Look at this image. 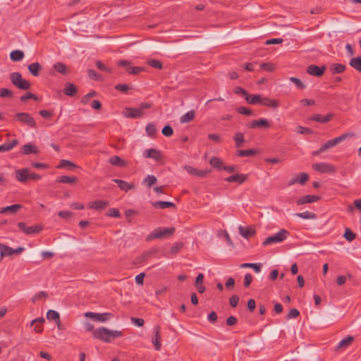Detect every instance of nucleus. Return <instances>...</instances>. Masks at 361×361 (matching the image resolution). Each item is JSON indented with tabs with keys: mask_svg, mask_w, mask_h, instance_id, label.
<instances>
[{
	"mask_svg": "<svg viewBox=\"0 0 361 361\" xmlns=\"http://www.w3.org/2000/svg\"><path fill=\"white\" fill-rule=\"evenodd\" d=\"M9 78L12 84L20 90H27L31 87L30 82L23 79L19 72L11 73L9 75Z\"/></svg>",
	"mask_w": 361,
	"mask_h": 361,
	"instance_id": "f03ea898",
	"label": "nucleus"
},
{
	"mask_svg": "<svg viewBox=\"0 0 361 361\" xmlns=\"http://www.w3.org/2000/svg\"><path fill=\"white\" fill-rule=\"evenodd\" d=\"M247 178V176L245 174H234L233 176H231L229 177H227L225 178V180L227 182H237L239 184H242L244 183Z\"/></svg>",
	"mask_w": 361,
	"mask_h": 361,
	"instance_id": "412c9836",
	"label": "nucleus"
},
{
	"mask_svg": "<svg viewBox=\"0 0 361 361\" xmlns=\"http://www.w3.org/2000/svg\"><path fill=\"white\" fill-rule=\"evenodd\" d=\"M154 207L157 209H166V208H176V204L172 202L167 201H157L152 202Z\"/></svg>",
	"mask_w": 361,
	"mask_h": 361,
	"instance_id": "a878e982",
	"label": "nucleus"
},
{
	"mask_svg": "<svg viewBox=\"0 0 361 361\" xmlns=\"http://www.w3.org/2000/svg\"><path fill=\"white\" fill-rule=\"evenodd\" d=\"M309 179V176L306 173H300L296 176L292 178L289 181L288 185H292L295 183H300L301 185H304Z\"/></svg>",
	"mask_w": 361,
	"mask_h": 361,
	"instance_id": "9d476101",
	"label": "nucleus"
},
{
	"mask_svg": "<svg viewBox=\"0 0 361 361\" xmlns=\"http://www.w3.org/2000/svg\"><path fill=\"white\" fill-rule=\"evenodd\" d=\"M112 180L113 182L118 184V186L121 190L126 192H128V190L133 189L135 188V185L133 184L128 183L126 181L121 179L114 178Z\"/></svg>",
	"mask_w": 361,
	"mask_h": 361,
	"instance_id": "5701e85b",
	"label": "nucleus"
},
{
	"mask_svg": "<svg viewBox=\"0 0 361 361\" xmlns=\"http://www.w3.org/2000/svg\"><path fill=\"white\" fill-rule=\"evenodd\" d=\"M144 156L147 158H152L157 161L162 159L161 152L154 148L146 149L144 152Z\"/></svg>",
	"mask_w": 361,
	"mask_h": 361,
	"instance_id": "dca6fc26",
	"label": "nucleus"
},
{
	"mask_svg": "<svg viewBox=\"0 0 361 361\" xmlns=\"http://www.w3.org/2000/svg\"><path fill=\"white\" fill-rule=\"evenodd\" d=\"M236 111L238 114H243V115H247L250 116L252 114V111L250 109H247L245 106H239L236 109Z\"/></svg>",
	"mask_w": 361,
	"mask_h": 361,
	"instance_id": "6e6d98bb",
	"label": "nucleus"
},
{
	"mask_svg": "<svg viewBox=\"0 0 361 361\" xmlns=\"http://www.w3.org/2000/svg\"><path fill=\"white\" fill-rule=\"evenodd\" d=\"M115 89L123 93H127V92L130 90V87L126 84H118L115 86Z\"/></svg>",
	"mask_w": 361,
	"mask_h": 361,
	"instance_id": "680f3d73",
	"label": "nucleus"
},
{
	"mask_svg": "<svg viewBox=\"0 0 361 361\" xmlns=\"http://www.w3.org/2000/svg\"><path fill=\"white\" fill-rule=\"evenodd\" d=\"M95 65L97 66V68L101 71H106V72H109L110 73L111 71V70L106 67L102 61H97L96 63H95Z\"/></svg>",
	"mask_w": 361,
	"mask_h": 361,
	"instance_id": "338daca9",
	"label": "nucleus"
},
{
	"mask_svg": "<svg viewBox=\"0 0 361 361\" xmlns=\"http://www.w3.org/2000/svg\"><path fill=\"white\" fill-rule=\"evenodd\" d=\"M13 92L7 88H1L0 89V97H12Z\"/></svg>",
	"mask_w": 361,
	"mask_h": 361,
	"instance_id": "13d9d810",
	"label": "nucleus"
},
{
	"mask_svg": "<svg viewBox=\"0 0 361 361\" xmlns=\"http://www.w3.org/2000/svg\"><path fill=\"white\" fill-rule=\"evenodd\" d=\"M350 66L356 71L361 72V57H354L350 61Z\"/></svg>",
	"mask_w": 361,
	"mask_h": 361,
	"instance_id": "ea45409f",
	"label": "nucleus"
},
{
	"mask_svg": "<svg viewBox=\"0 0 361 361\" xmlns=\"http://www.w3.org/2000/svg\"><path fill=\"white\" fill-rule=\"evenodd\" d=\"M53 68L58 73L62 75H66L68 73V68L66 65L63 63L56 62L53 65Z\"/></svg>",
	"mask_w": 361,
	"mask_h": 361,
	"instance_id": "7c9ffc66",
	"label": "nucleus"
},
{
	"mask_svg": "<svg viewBox=\"0 0 361 361\" xmlns=\"http://www.w3.org/2000/svg\"><path fill=\"white\" fill-rule=\"evenodd\" d=\"M183 247V243L181 242L175 243L170 250V253L171 255H176Z\"/></svg>",
	"mask_w": 361,
	"mask_h": 361,
	"instance_id": "09e8293b",
	"label": "nucleus"
},
{
	"mask_svg": "<svg viewBox=\"0 0 361 361\" xmlns=\"http://www.w3.org/2000/svg\"><path fill=\"white\" fill-rule=\"evenodd\" d=\"M353 136H354L353 133H344L338 137H336L334 139L328 140L326 143L327 144L329 148L330 149L333 147H335L338 143L344 141L348 137H351Z\"/></svg>",
	"mask_w": 361,
	"mask_h": 361,
	"instance_id": "9b49d317",
	"label": "nucleus"
},
{
	"mask_svg": "<svg viewBox=\"0 0 361 361\" xmlns=\"http://www.w3.org/2000/svg\"><path fill=\"white\" fill-rule=\"evenodd\" d=\"M147 64L153 68L161 70L162 68V63L160 61L157 59H149L147 61Z\"/></svg>",
	"mask_w": 361,
	"mask_h": 361,
	"instance_id": "864d4df0",
	"label": "nucleus"
},
{
	"mask_svg": "<svg viewBox=\"0 0 361 361\" xmlns=\"http://www.w3.org/2000/svg\"><path fill=\"white\" fill-rule=\"evenodd\" d=\"M260 104L264 106L276 109L279 106V102L277 100L271 99L268 97H261Z\"/></svg>",
	"mask_w": 361,
	"mask_h": 361,
	"instance_id": "c756f323",
	"label": "nucleus"
},
{
	"mask_svg": "<svg viewBox=\"0 0 361 361\" xmlns=\"http://www.w3.org/2000/svg\"><path fill=\"white\" fill-rule=\"evenodd\" d=\"M14 254L15 251L13 248L3 243H0V260H1L4 257L11 256Z\"/></svg>",
	"mask_w": 361,
	"mask_h": 361,
	"instance_id": "4be33fe9",
	"label": "nucleus"
},
{
	"mask_svg": "<svg viewBox=\"0 0 361 361\" xmlns=\"http://www.w3.org/2000/svg\"><path fill=\"white\" fill-rule=\"evenodd\" d=\"M96 95L97 92L95 91H91L90 92L87 93L81 98V103L83 104H87L89 102L90 99L92 97H95Z\"/></svg>",
	"mask_w": 361,
	"mask_h": 361,
	"instance_id": "603ef678",
	"label": "nucleus"
},
{
	"mask_svg": "<svg viewBox=\"0 0 361 361\" xmlns=\"http://www.w3.org/2000/svg\"><path fill=\"white\" fill-rule=\"evenodd\" d=\"M345 66L340 63H334L330 68L332 74L341 73L345 71Z\"/></svg>",
	"mask_w": 361,
	"mask_h": 361,
	"instance_id": "a19ab883",
	"label": "nucleus"
},
{
	"mask_svg": "<svg viewBox=\"0 0 361 361\" xmlns=\"http://www.w3.org/2000/svg\"><path fill=\"white\" fill-rule=\"evenodd\" d=\"M48 297V294L45 291H40L38 293L35 294L32 298V302L35 303L37 300L39 298H47Z\"/></svg>",
	"mask_w": 361,
	"mask_h": 361,
	"instance_id": "052dcab7",
	"label": "nucleus"
},
{
	"mask_svg": "<svg viewBox=\"0 0 361 361\" xmlns=\"http://www.w3.org/2000/svg\"><path fill=\"white\" fill-rule=\"evenodd\" d=\"M295 215L304 219H314L317 218V215L314 213L310 212L308 211L296 213Z\"/></svg>",
	"mask_w": 361,
	"mask_h": 361,
	"instance_id": "c03bdc74",
	"label": "nucleus"
},
{
	"mask_svg": "<svg viewBox=\"0 0 361 361\" xmlns=\"http://www.w3.org/2000/svg\"><path fill=\"white\" fill-rule=\"evenodd\" d=\"M288 235H289V232L287 230L281 229L275 235L269 236L267 238H265V240L262 243V245L264 246H267L268 245L281 243L288 238Z\"/></svg>",
	"mask_w": 361,
	"mask_h": 361,
	"instance_id": "20e7f679",
	"label": "nucleus"
},
{
	"mask_svg": "<svg viewBox=\"0 0 361 361\" xmlns=\"http://www.w3.org/2000/svg\"><path fill=\"white\" fill-rule=\"evenodd\" d=\"M29 99H32L35 101L38 99L37 97L35 94L30 92L20 97V101L23 102H26Z\"/></svg>",
	"mask_w": 361,
	"mask_h": 361,
	"instance_id": "4d7b16f0",
	"label": "nucleus"
},
{
	"mask_svg": "<svg viewBox=\"0 0 361 361\" xmlns=\"http://www.w3.org/2000/svg\"><path fill=\"white\" fill-rule=\"evenodd\" d=\"M319 200H320L319 196L307 195H305V196H302L300 198H299L297 200V204L298 205H302V204H307V203L316 202Z\"/></svg>",
	"mask_w": 361,
	"mask_h": 361,
	"instance_id": "a211bd4d",
	"label": "nucleus"
},
{
	"mask_svg": "<svg viewBox=\"0 0 361 361\" xmlns=\"http://www.w3.org/2000/svg\"><path fill=\"white\" fill-rule=\"evenodd\" d=\"M109 204L108 201L97 200L89 204V207L95 210H102L106 208Z\"/></svg>",
	"mask_w": 361,
	"mask_h": 361,
	"instance_id": "aec40b11",
	"label": "nucleus"
},
{
	"mask_svg": "<svg viewBox=\"0 0 361 361\" xmlns=\"http://www.w3.org/2000/svg\"><path fill=\"white\" fill-rule=\"evenodd\" d=\"M209 164L214 169H217L219 170L223 169V167H224L223 161L221 159H219L216 157H212V159H210Z\"/></svg>",
	"mask_w": 361,
	"mask_h": 361,
	"instance_id": "e433bc0d",
	"label": "nucleus"
},
{
	"mask_svg": "<svg viewBox=\"0 0 361 361\" xmlns=\"http://www.w3.org/2000/svg\"><path fill=\"white\" fill-rule=\"evenodd\" d=\"M332 118H333L332 114H329L328 115H326L325 116H322L320 114H314L311 116L310 120L314 121H316V122H318L320 123H326L329 121H331Z\"/></svg>",
	"mask_w": 361,
	"mask_h": 361,
	"instance_id": "b1692460",
	"label": "nucleus"
},
{
	"mask_svg": "<svg viewBox=\"0 0 361 361\" xmlns=\"http://www.w3.org/2000/svg\"><path fill=\"white\" fill-rule=\"evenodd\" d=\"M353 341V337L351 336H348L341 341V342L337 345V349L342 348H347L350 345V343Z\"/></svg>",
	"mask_w": 361,
	"mask_h": 361,
	"instance_id": "37998d69",
	"label": "nucleus"
},
{
	"mask_svg": "<svg viewBox=\"0 0 361 361\" xmlns=\"http://www.w3.org/2000/svg\"><path fill=\"white\" fill-rule=\"evenodd\" d=\"M257 150L255 149H239L236 152V154L238 157H244L255 156L257 154Z\"/></svg>",
	"mask_w": 361,
	"mask_h": 361,
	"instance_id": "2f4dec72",
	"label": "nucleus"
},
{
	"mask_svg": "<svg viewBox=\"0 0 361 361\" xmlns=\"http://www.w3.org/2000/svg\"><path fill=\"white\" fill-rule=\"evenodd\" d=\"M233 140L235 142V147L238 148L242 147L245 142L244 135L240 132H238L235 135Z\"/></svg>",
	"mask_w": 361,
	"mask_h": 361,
	"instance_id": "79ce46f5",
	"label": "nucleus"
},
{
	"mask_svg": "<svg viewBox=\"0 0 361 361\" xmlns=\"http://www.w3.org/2000/svg\"><path fill=\"white\" fill-rule=\"evenodd\" d=\"M14 119L31 128H36L37 123L34 118L30 114L26 112L17 113L14 116Z\"/></svg>",
	"mask_w": 361,
	"mask_h": 361,
	"instance_id": "39448f33",
	"label": "nucleus"
},
{
	"mask_svg": "<svg viewBox=\"0 0 361 361\" xmlns=\"http://www.w3.org/2000/svg\"><path fill=\"white\" fill-rule=\"evenodd\" d=\"M261 97H262V95H260V94L250 95L248 94V96H247L245 97V100L247 101V103H249L250 104H256L258 103L260 104Z\"/></svg>",
	"mask_w": 361,
	"mask_h": 361,
	"instance_id": "58836bf2",
	"label": "nucleus"
},
{
	"mask_svg": "<svg viewBox=\"0 0 361 361\" xmlns=\"http://www.w3.org/2000/svg\"><path fill=\"white\" fill-rule=\"evenodd\" d=\"M300 314V312L295 309V308H293L291 310H290V311L288 312L287 316H286V318L288 319H295L296 317H298Z\"/></svg>",
	"mask_w": 361,
	"mask_h": 361,
	"instance_id": "bf43d9fd",
	"label": "nucleus"
},
{
	"mask_svg": "<svg viewBox=\"0 0 361 361\" xmlns=\"http://www.w3.org/2000/svg\"><path fill=\"white\" fill-rule=\"evenodd\" d=\"M175 232V228H161L159 227L154 230L147 237V240L153 239H162L172 235Z\"/></svg>",
	"mask_w": 361,
	"mask_h": 361,
	"instance_id": "7ed1b4c3",
	"label": "nucleus"
},
{
	"mask_svg": "<svg viewBox=\"0 0 361 361\" xmlns=\"http://www.w3.org/2000/svg\"><path fill=\"white\" fill-rule=\"evenodd\" d=\"M261 264L257 263H244L240 265V267L243 268H250L253 269L256 273H259L261 271Z\"/></svg>",
	"mask_w": 361,
	"mask_h": 361,
	"instance_id": "a18cd8bd",
	"label": "nucleus"
},
{
	"mask_svg": "<svg viewBox=\"0 0 361 361\" xmlns=\"http://www.w3.org/2000/svg\"><path fill=\"white\" fill-rule=\"evenodd\" d=\"M157 178L154 175H147L143 180L142 184L150 188L153 185L157 183Z\"/></svg>",
	"mask_w": 361,
	"mask_h": 361,
	"instance_id": "c9c22d12",
	"label": "nucleus"
},
{
	"mask_svg": "<svg viewBox=\"0 0 361 361\" xmlns=\"http://www.w3.org/2000/svg\"><path fill=\"white\" fill-rule=\"evenodd\" d=\"M290 80L293 82L295 86L300 90H304L306 88V85L302 82V81L298 78L290 77Z\"/></svg>",
	"mask_w": 361,
	"mask_h": 361,
	"instance_id": "de8ad7c7",
	"label": "nucleus"
},
{
	"mask_svg": "<svg viewBox=\"0 0 361 361\" xmlns=\"http://www.w3.org/2000/svg\"><path fill=\"white\" fill-rule=\"evenodd\" d=\"M17 225L20 231L27 235L37 234L42 229V227L39 225L35 226H27L26 224L23 221L18 222Z\"/></svg>",
	"mask_w": 361,
	"mask_h": 361,
	"instance_id": "0eeeda50",
	"label": "nucleus"
},
{
	"mask_svg": "<svg viewBox=\"0 0 361 361\" xmlns=\"http://www.w3.org/2000/svg\"><path fill=\"white\" fill-rule=\"evenodd\" d=\"M183 168L188 173L200 178L205 177L210 171L207 170H198L189 165H185Z\"/></svg>",
	"mask_w": 361,
	"mask_h": 361,
	"instance_id": "ddd939ff",
	"label": "nucleus"
},
{
	"mask_svg": "<svg viewBox=\"0 0 361 361\" xmlns=\"http://www.w3.org/2000/svg\"><path fill=\"white\" fill-rule=\"evenodd\" d=\"M238 229H239L240 234L243 238H247V239L253 236L256 233L255 229L253 227H250V226L246 227V226H240Z\"/></svg>",
	"mask_w": 361,
	"mask_h": 361,
	"instance_id": "f3484780",
	"label": "nucleus"
},
{
	"mask_svg": "<svg viewBox=\"0 0 361 361\" xmlns=\"http://www.w3.org/2000/svg\"><path fill=\"white\" fill-rule=\"evenodd\" d=\"M71 167L72 169L78 168L77 165H75L74 163L69 160L66 159H62L60 161V165L59 166V168H63V167Z\"/></svg>",
	"mask_w": 361,
	"mask_h": 361,
	"instance_id": "3c124183",
	"label": "nucleus"
},
{
	"mask_svg": "<svg viewBox=\"0 0 361 361\" xmlns=\"http://www.w3.org/2000/svg\"><path fill=\"white\" fill-rule=\"evenodd\" d=\"M47 318L49 320L54 321L55 323H59V320H61L59 312L53 310H48L47 313Z\"/></svg>",
	"mask_w": 361,
	"mask_h": 361,
	"instance_id": "4c0bfd02",
	"label": "nucleus"
},
{
	"mask_svg": "<svg viewBox=\"0 0 361 361\" xmlns=\"http://www.w3.org/2000/svg\"><path fill=\"white\" fill-rule=\"evenodd\" d=\"M78 92L77 87L71 82H67L63 90V93L70 97H73Z\"/></svg>",
	"mask_w": 361,
	"mask_h": 361,
	"instance_id": "cd10ccee",
	"label": "nucleus"
},
{
	"mask_svg": "<svg viewBox=\"0 0 361 361\" xmlns=\"http://www.w3.org/2000/svg\"><path fill=\"white\" fill-rule=\"evenodd\" d=\"M109 162L116 166H120V167H126L127 166V163L126 161H124L123 159L119 157L118 156H112L109 160Z\"/></svg>",
	"mask_w": 361,
	"mask_h": 361,
	"instance_id": "c85d7f7f",
	"label": "nucleus"
},
{
	"mask_svg": "<svg viewBox=\"0 0 361 361\" xmlns=\"http://www.w3.org/2000/svg\"><path fill=\"white\" fill-rule=\"evenodd\" d=\"M22 208V205L20 204H16L11 206H7L6 207H2L0 209V214L8 213L10 214H13L19 211Z\"/></svg>",
	"mask_w": 361,
	"mask_h": 361,
	"instance_id": "393cba45",
	"label": "nucleus"
},
{
	"mask_svg": "<svg viewBox=\"0 0 361 361\" xmlns=\"http://www.w3.org/2000/svg\"><path fill=\"white\" fill-rule=\"evenodd\" d=\"M77 181V178L75 176H61L58 177L56 179V182L67 183V184H74Z\"/></svg>",
	"mask_w": 361,
	"mask_h": 361,
	"instance_id": "473e14b6",
	"label": "nucleus"
},
{
	"mask_svg": "<svg viewBox=\"0 0 361 361\" xmlns=\"http://www.w3.org/2000/svg\"><path fill=\"white\" fill-rule=\"evenodd\" d=\"M154 337L152 338V342L157 350H159L161 347V336L160 334V327L159 326H156L154 328Z\"/></svg>",
	"mask_w": 361,
	"mask_h": 361,
	"instance_id": "6ab92c4d",
	"label": "nucleus"
},
{
	"mask_svg": "<svg viewBox=\"0 0 361 361\" xmlns=\"http://www.w3.org/2000/svg\"><path fill=\"white\" fill-rule=\"evenodd\" d=\"M39 152L38 147L31 142L24 145L20 149V152L25 155L30 154H37Z\"/></svg>",
	"mask_w": 361,
	"mask_h": 361,
	"instance_id": "2eb2a0df",
	"label": "nucleus"
},
{
	"mask_svg": "<svg viewBox=\"0 0 361 361\" xmlns=\"http://www.w3.org/2000/svg\"><path fill=\"white\" fill-rule=\"evenodd\" d=\"M123 114L126 118H137L142 117L144 114V111H141L140 109H135V108L126 107L123 110Z\"/></svg>",
	"mask_w": 361,
	"mask_h": 361,
	"instance_id": "1a4fd4ad",
	"label": "nucleus"
},
{
	"mask_svg": "<svg viewBox=\"0 0 361 361\" xmlns=\"http://www.w3.org/2000/svg\"><path fill=\"white\" fill-rule=\"evenodd\" d=\"M146 132L147 135L150 137L154 136V135L157 133V128L155 124L154 123H149L146 126Z\"/></svg>",
	"mask_w": 361,
	"mask_h": 361,
	"instance_id": "8fccbe9b",
	"label": "nucleus"
},
{
	"mask_svg": "<svg viewBox=\"0 0 361 361\" xmlns=\"http://www.w3.org/2000/svg\"><path fill=\"white\" fill-rule=\"evenodd\" d=\"M28 71L30 73L35 77H37L39 75L40 72L42 70V67L38 62H35L32 63H30L27 66Z\"/></svg>",
	"mask_w": 361,
	"mask_h": 361,
	"instance_id": "bb28decb",
	"label": "nucleus"
},
{
	"mask_svg": "<svg viewBox=\"0 0 361 361\" xmlns=\"http://www.w3.org/2000/svg\"><path fill=\"white\" fill-rule=\"evenodd\" d=\"M143 70L142 68L141 67H138V66H135V67H128L126 71L128 73L130 74H133V75H137L138 73H140Z\"/></svg>",
	"mask_w": 361,
	"mask_h": 361,
	"instance_id": "e2e57ef3",
	"label": "nucleus"
},
{
	"mask_svg": "<svg viewBox=\"0 0 361 361\" xmlns=\"http://www.w3.org/2000/svg\"><path fill=\"white\" fill-rule=\"evenodd\" d=\"M260 68L262 70H264L269 72H271L274 71V67L271 63H262L260 64Z\"/></svg>",
	"mask_w": 361,
	"mask_h": 361,
	"instance_id": "69168bd1",
	"label": "nucleus"
},
{
	"mask_svg": "<svg viewBox=\"0 0 361 361\" xmlns=\"http://www.w3.org/2000/svg\"><path fill=\"white\" fill-rule=\"evenodd\" d=\"M343 238L346 240H348L349 242H352L353 240H354L355 239L356 234L355 233H353L351 229L346 228L345 230V232L343 233Z\"/></svg>",
	"mask_w": 361,
	"mask_h": 361,
	"instance_id": "49530a36",
	"label": "nucleus"
},
{
	"mask_svg": "<svg viewBox=\"0 0 361 361\" xmlns=\"http://www.w3.org/2000/svg\"><path fill=\"white\" fill-rule=\"evenodd\" d=\"M86 317H89L93 319L96 322H104L111 317V314L105 312V313H95L92 312H87L85 314Z\"/></svg>",
	"mask_w": 361,
	"mask_h": 361,
	"instance_id": "6e6552de",
	"label": "nucleus"
},
{
	"mask_svg": "<svg viewBox=\"0 0 361 361\" xmlns=\"http://www.w3.org/2000/svg\"><path fill=\"white\" fill-rule=\"evenodd\" d=\"M162 134L166 137H170L173 133V130L170 125H166L161 130Z\"/></svg>",
	"mask_w": 361,
	"mask_h": 361,
	"instance_id": "5fc2aeb1",
	"label": "nucleus"
},
{
	"mask_svg": "<svg viewBox=\"0 0 361 361\" xmlns=\"http://www.w3.org/2000/svg\"><path fill=\"white\" fill-rule=\"evenodd\" d=\"M195 111L191 110V111L187 112L186 114H185L184 115H183L180 118V121L181 123H189L195 118Z\"/></svg>",
	"mask_w": 361,
	"mask_h": 361,
	"instance_id": "72a5a7b5",
	"label": "nucleus"
},
{
	"mask_svg": "<svg viewBox=\"0 0 361 361\" xmlns=\"http://www.w3.org/2000/svg\"><path fill=\"white\" fill-rule=\"evenodd\" d=\"M238 302H239V297L236 295H233L229 299V303L232 307H235L238 305Z\"/></svg>",
	"mask_w": 361,
	"mask_h": 361,
	"instance_id": "774afa93",
	"label": "nucleus"
},
{
	"mask_svg": "<svg viewBox=\"0 0 361 361\" xmlns=\"http://www.w3.org/2000/svg\"><path fill=\"white\" fill-rule=\"evenodd\" d=\"M314 170L324 173H334L336 171V168L334 165L328 163H316L312 165Z\"/></svg>",
	"mask_w": 361,
	"mask_h": 361,
	"instance_id": "423d86ee",
	"label": "nucleus"
},
{
	"mask_svg": "<svg viewBox=\"0 0 361 361\" xmlns=\"http://www.w3.org/2000/svg\"><path fill=\"white\" fill-rule=\"evenodd\" d=\"M24 52L21 50H14L11 52L10 58L13 61H20L24 58Z\"/></svg>",
	"mask_w": 361,
	"mask_h": 361,
	"instance_id": "f704fd0d",
	"label": "nucleus"
},
{
	"mask_svg": "<svg viewBox=\"0 0 361 361\" xmlns=\"http://www.w3.org/2000/svg\"><path fill=\"white\" fill-rule=\"evenodd\" d=\"M257 128L264 127L265 128H269L270 127L269 122L265 118H260L257 120Z\"/></svg>",
	"mask_w": 361,
	"mask_h": 361,
	"instance_id": "0e129e2a",
	"label": "nucleus"
},
{
	"mask_svg": "<svg viewBox=\"0 0 361 361\" xmlns=\"http://www.w3.org/2000/svg\"><path fill=\"white\" fill-rule=\"evenodd\" d=\"M122 336V331L118 330L111 331L105 327H100L93 331V337L94 338L106 343H111L115 338Z\"/></svg>",
	"mask_w": 361,
	"mask_h": 361,
	"instance_id": "f257e3e1",
	"label": "nucleus"
},
{
	"mask_svg": "<svg viewBox=\"0 0 361 361\" xmlns=\"http://www.w3.org/2000/svg\"><path fill=\"white\" fill-rule=\"evenodd\" d=\"M29 169L23 168L15 171V178L20 183H26L28 180Z\"/></svg>",
	"mask_w": 361,
	"mask_h": 361,
	"instance_id": "4468645a",
	"label": "nucleus"
},
{
	"mask_svg": "<svg viewBox=\"0 0 361 361\" xmlns=\"http://www.w3.org/2000/svg\"><path fill=\"white\" fill-rule=\"evenodd\" d=\"M326 67L324 66L319 67L316 65H310L307 68V73L311 75L321 77L324 73Z\"/></svg>",
	"mask_w": 361,
	"mask_h": 361,
	"instance_id": "f8f14e48",
	"label": "nucleus"
}]
</instances>
